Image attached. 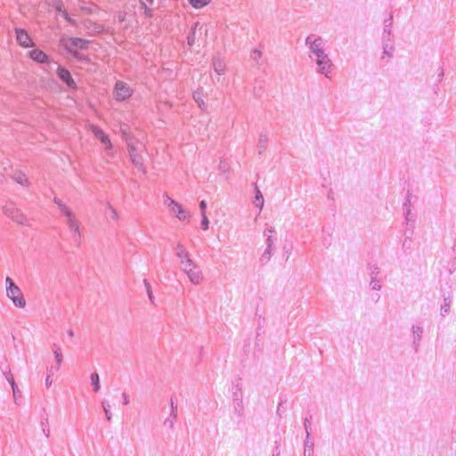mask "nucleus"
I'll return each mask as SVG.
<instances>
[{
  "label": "nucleus",
  "mask_w": 456,
  "mask_h": 456,
  "mask_svg": "<svg viewBox=\"0 0 456 456\" xmlns=\"http://www.w3.org/2000/svg\"><path fill=\"white\" fill-rule=\"evenodd\" d=\"M53 202L54 204H56L59 208V209H61L62 207H65L66 205L61 201V199L57 198V197H54L53 199Z\"/></svg>",
  "instance_id": "56"
},
{
  "label": "nucleus",
  "mask_w": 456,
  "mask_h": 456,
  "mask_svg": "<svg viewBox=\"0 0 456 456\" xmlns=\"http://www.w3.org/2000/svg\"><path fill=\"white\" fill-rule=\"evenodd\" d=\"M57 74L59 78L64 83H66L67 86H76L70 72L67 69L59 66L57 69Z\"/></svg>",
  "instance_id": "15"
},
{
  "label": "nucleus",
  "mask_w": 456,
  "mask_h": 456,
  "mask_svg": "<svg viewBox=\"0 0 456 456\" xmlns=\"http://www.w3.org/2000/svg\"><path fill=\"white\" fill-rule=\"evenodd\" d=\"M102 409L104 411V413H105V417H106V419L108 421H110L111 419H112V413L110 411V402L107 401V400H103L102 402Z\"/></svg>",
  "instance_id": "33"
},
{
  "label": "nucleus",
  "mask_w": 456,
  "mask_h": 456,
  "mask_svg": "<svg viewBox=\"0 0 456 456\" xmlns=\"http://www.w3.org/2000/svg\"><path fill=\"white\" fill-rule=\"evenodd\" d=\"M4 213L13 221L20 224H25L27 222L26 216L20 212L18 208H15L13 203H7L3 208Z\"/></svg>",
  "instance_id": "5"
},
{
  "label": "nucleus",
  "mask_w": 456,
  "mask_h": 456,
  "mask_svg": "<svg viewBox=\"0 0 456 456\" xmlns=\"http://www.w3.org/2000/svg\"><path fill=\"white\" fill-rule=\"evenodd\" d=\"M41 427H42V430H43V433L45 434V436L46 437H49V436H50V428H49L48 419L47 418L41 421Z\"/></svg>",
  "instance_id": "43"
},
{
  "label": "nucleus",
  "mask_w": 456,
  "mask_h": 456,
  "mask_svg": "<svg viewBox=\"0 0 456 456\" xmlns=\"http://www.w3.org/2000/svg\"><path fill=\"white\" fill-rule=\"evenodd\" d=\"M268 136L265 134H261L257 142L258 154L261 155L268 145Z\"/></svg>",
  "instance_id": "26"
},
{
  "label": "nucleus",
  "mask_w": 456,
  "mask_h": 456,
  "mask_svg": "<svg viewBox=\"0 0 456 456\" xmlns=\"http://www.w3.org/2000/svg\"><path fill=\"white\" fill-rule=\"evenodd\" d=\"M90 44L89 40H86L80 37H71L69 40L67 47H71L73 50H86L88 48Z\"/></svg>",
  "instance_id": "12"
},
{
  "label": "nucleus",
  "mask_w": 456,
  "mask_h": 456,
  "mask_svg": "<svg viewBox=\"0 0 456 456\" xmlns=\"http://www.w3.org/2000/svg\"><path fill=\"white\" fill-rule=\"evenodd\" d=\"M305 45L308 48V56L316 64L318 72L330 77L334 64L326 53L323 38L319 35L310 34L305 38Z\"/></svg>",
  "instance_id": "1"
},
{
  "label": "nucleus",
  "mask_w": 456,
  "mask_h": 456,
  "mask_svg": "<svg viewBox=\"0 0 456 456\" xmlns=\"http://www.w3.org/2000/svg\"><path fill=\"white\" fill-rule=\"evenodd\" d=\"M122 398H123V403L125 405L129 403V396H128V395L126 393H123L122 394Z\"/></svg>",
  "instance_id": "59"
},
{
  "label": "nucleus",
  "mask_w": 456,
  "mask_h": 456,
  "mask_svg": "<svg viewBox=\"0 0 456 456\" xmlns=\"http://www.w3.org/2000/svg\"><path fill=\"white\" fill-rule=\"evenodd\" d=\"M60 211L66 217L67 225L77 221V219L76 218V216L73 214V212L71 211V209L69 208H68L67 206L62 207V208L60 209Z\"/></svg>",
  "instance_id": "22"
},
{
  "label": "nucleus",
  "mask_w": 456,
  "mask_h": 456,
  "mask_svg": "<svg viewBox=\"0 0 456 456\" xmlns=\"http://www.w3.org/2000/svg\"><path fill=\"white\" fill-rule=\"evenodd\" d=\"M370 287L371 289L373 290H380L381 289V285L379 283V281L377 279H371L370 282Z\"/></svg>",
  "instance_id": "45"
},
{
  "label": "nucleus",
  "mask_w": 456,
  "mask_h": 456,
  "mask_svg": "<svg viewBox=\"0 0 456 456\" xmlns=\"http://www.w3.org/2000/svg\"><path fill=\"white\" fill-rule=\"evenodd\" d=\"M213 67L214 70L217 75H221L224 73L225 69V63L224 61L218 56L214 57L213 59Z\"/></svg>",
  "instance_id": "20"
},
{
  "label": "nucleus",
  "mask_w": 456,
  "mask_h": 456,
  "mask_svg": "<svg viewBox=\"0 0 456 456\" xmlns=\"http://www.w3.org/2000/svg\"><path fill=\"white\" fill-rule=\"evenodd\" d=\"M170 404H171L170 417L173 418V419H177V406L174 404L173 399H171Z\"/></svg>",
  "instance_id": "47"
},
{
  "label": "nucleus",
  "mask_w": 456,
  "mask_h": 456,
  "mask_svg": "<svg viewBox=\"0 0 456 456\" xmlns=\"http://www.w3.org/2000/svg\"><path fill=\"white\" fill-rule=\"evenodd\" d=\"M143 284L145 286V289H146V292H147V295L149 297L150 301L152 304H154V296H153V293H152V290H151V284H150V282L148 281L147 279L143 280Z\"/></svg>",
  "instance_id": "42"
},
{
  "label": "nucleus",
  "mask_w": 456,
  "mask_h": 456,
  "mask_svg": "<svg viewBox=\"0 0 456 456\" xmlns=\"http://www.w3.org/2000/svg\"><path fill=\"white\" fill-rule=\"evenodd\" d=\"M263 87H254V94L256 96H260Z\"/></svg>",
  "instance_id": "63"
},
{
  "label": "nucleus",
  "mask_w": 456,
  "mask_h": 456,
  "mask_svg": "<svg viewBox=\"0 0 456 456\" xmlns=\"http://www.w3.org/2000/svg\"><path fill=\"white\" fill-rule=\"evenodd\" d=\"M264 197H263V194L261 192V191L259 190V188L256 185L255 186V200L253 201L254 205L258 208L260 210H262L263 207H264Z\"/></svg>",
  "instance_id": "24"
},
{
  "label": "nucleus",
  "mask_w": 456,
  "mask_h": 456,
  "mask_svg": "<svg viewBox=\"0 0 456 456\" xmlns=\"http://www.w3.org/2000/svg\"><path fill=\"white\" fill-rule=\"evenodd\" d=\"M392 16L384 20V28L381 37V43H393L394 35L392 33Z\"/></svg>",
  "instance_id": "9"
},
{
  "label": "nucleus",
  "mask_w": 456,
  "mask_h": 456,
  "mask_svg": "<svg viewBox=\"0 0 456 456\" xmlns=\"http://www.w3.org/2000/svg\"><path fill=\"white\" fill-rule=\"evenodd\" d=\"M105 151L108 157L113 159L115 158V151H113V144L110 143V148L109 146L105 147Z\"/></svg>",
  "instance_id": "50"
},
{
  "label": "nucleus",
  "mask_w": 456,
  "mask_h": 456,
  "mask_svg": "<svg viewBox=\"0 0 456 456\" xmlns=\"http://www.w3.org/2000/svg\"><path fill=\"white\" fill-rule=\"evenodd\" d=\"M263 53L258 49H254L250 53V59L252 61L258 66H261L265 63V61L263 60Z\"/></svg>",
  "instance_id": "23"
},
{
  "label": "nucleus",
  "mask_w": 456,
  "mask_h": 456,
  "mask_svg": "<svg viewBox=\"0 0 456 456\" xmlns=\"http://www.w3.org/2000/svg\"><path fill=\"white\" fill-rule=\"evenodd\" d=\"M404 217L406 223H411L415 221V216L411 213V208H407V210L404 211Z\"/></svg>",
  "instance_id": "44"
},
{
  "label": "nucleus",
  "mask_w": 456,
  "mask_h": 456,
  "mask_svg": "<svg viewBox=\"0 0 456 456\" xmlns=\"http://www.w3.org/2000/svg\"><path fill=\"white\" fill-rule=\"evenodd\" d=\"M53 383V379H52V377L50 374H47L46 376V379H45V385L47 387H49Z\"/></svg>",
  "instance_id": "61"
},
{
  "label": "nucleus",
  "mask_w": 456,
  "mask_h": 456,
  "mask_svg": "<svg viewBox=\"0 0 456 456\" xmlns=\"http://www.w3.org/2000/svg\"><path fill=\"white\" fill-rule=\"evenodd\" d=\"M16 40L17 43L23 48H29L34 46V42L32 41L28 31L24 28H15Z\"/></svg>",
  "instance_id": "6"
},
{
  "label": "nucleus",
  "mask_w": 456,
  "mask_h": 456,
  "mask_svg": "<svg viewBox=\"0 0 456 456\" xmlns=\"http://www.w3.org/2000/svg\"><path fill=\"white\" fill-rule=\"evenodd\" d=\"M175 420L176 419H173V418L169 416L167 419H165L164 425L168 426L170 428H173Z\"/></svg>",
  "instance_id": "53"
},
{
  "label": "nucleus",
  "mask_w": 456,
  "mask_h": 456,
  "mask_svg": "<svg viewBox=\"0 0 456 456\" xmlns=\"http://www.w3.org/2000/svg\"><path fill=\"white\" fill-rule=\"evenodd\" d=\"M86 27L90 30L91 34L94 35L99 34L103 30V27L102 25L91 20L86 22Z\"/></svg>",
  "instance_id": "27"
},
{
  "label": "nucleus",
  "mask_w": 456,
  "mask_h": 456,
  "mask_svg": "<svg viewBox=\"0 0 456 456\" xmlns=\"http://www.w3.org/2000/svg\"><path fill=\"white\" fill-rule=\"evenodd\" d=\"M90 379H91V384L93 386V390L95 393L99 392V390L101 388L99 374L97 372H93L90 376Z\"/></svg>",
  "instance_id": "29"
},
{
  "label": "nucleus",
  "mask_w": 456,
  "mask_h": 456,
  "mask_svg": "<svg viewBox=\"0 0 456 456\" xmlns=\"http://www.w3.org/2000/svg\"><path fill=\"white\" fill-rule=\"evenodd\" d=\"M4 375L6 379V380L9 382V384L11 385L12 387V392H13V396L16 397V390H18V386L14 380V378L12 376V374L11 373V370H7V371H4Z\"/></svg>",
  "instance_id": "28"
},
{
  "label": "nucleus",
  "mask_w": 456,
  "mask_h": 456,
  "mask_svg": "<svg viewBox=\"0 0 456 456\" xmlns=\"http://www.w3.org/2000/svg\"><path fill=\"white\" fill-rule=\"evenodd\" d=\"M200 209L201 215H206L207 202L205 200H201L200 202Z\"/></svg>",
  "instance_id": "55"
},
{
  "label": "nucleus",
  "mask_w": 456,
  "mask_h": 456,
  "mask_svg": "<svg viewBox=\"0 0 456 456\" xmlns=\"http://www.w3.org/2000/svg\"><path fill=\"white\" fill-rule=\"evenodd\" d=\"M139 1H140V7L142 10L143 14L148 18H152L153 17V10L151 9L150 7H148L143 0H139Z\"/></svg>",
  "instance_id": "40"
},
{
  "label": "nucleus",
  "mask_w": 456,
  "mask_h": 456,
  "mask_svg": "<svg viewBox=\"0 0 456 456\" xmlns=\"http://www.w3.org/2000/svg\"><path fill=\"white\" fill-rule=\"evenodd\" d=\"M126 143L127 147V151L129 153L130 160L133 163V165L137 167L139 170L145 173V167L143 165V159L142 155L137 153L136 147L134 146V142H130L129 138H126Z\"/></svg>",
  "instance_id": "4"
},
{
  "label": "nucleus",
  "mask_w": 456,
  "mask_h": 456,
  "mask_svg": "<svg viewBox=\"0 0 456 456\" xmlns=\"http://www.w3.org/2000/svg\"><path fill=\"white\" fill-rule=\"evenodd\" d=\"M313 419V416L312 414H307L305 416V418L304 419V428H305V435H307V436H310L311 434H312V429H311V420Z\"/></svg>",
  "instance_id": "36"
},
{
  "label": "nucleus",
  "mask_w": 456,
  "mask_h": 456,
  "mask_svg": "<svg viewBox=\"0 0 456 456\" xmlns=\"http://www.w3.org/2000/svg\"><path fill=\"white\" fill-rule=\"evenodd\" d=\"M99 141L104 145V147L110 145L112 143L110 140V137L108 134L102 135L101 139Z\"/></svg>",
  "instance_id": "49"
},
{
  "label": "nucleus",
  "mask_w": 456,
  "mask_h": 456,
  "mask_svg": "<svg viewBox=\"0 0 456 456\" xmlns=\"http://www.w3.org/2000/svg\"><path fill=\"white\" fill-rule=\"evenodd\" d=\"M94 134L95 135V137L99 140L101 139L102 135H104L106 134L101 128L99 127H94Z\"/></svg>",
  "instance_id": "52"
},
{
  "label": "nucleus",
  "mask_w": 456,
  "mask_h": 456,
  "mask_svg": "<svg viewBox=\"0 0 456 456\" xmlns=\"http://www.w3.org/2000/svg\"><path fill=\"white\" fill-rule=\"evenodd\" d=\"M176 256L181 259L182 265H193V261L191 259L189 253L180 242L176 246Z\"/></svg>",
  "instance_id": "10"
},
{
  "label": "nucleus",
  "mask_w": 456,
  "mask_h": 456,
  "mask_svg": "<svg viewBox=\"0 0 456 456\" xmlns=\"http://www.w3.org/2000/svg\"><path fill=\"white\" fill-rule=\"evenodd\" d=\"M6 295L12 301L15 306L22 308L26 305L25 298L20 289L15 284L12 278L6 277Z\"/></svg>",
  "instance_id": "2"
},
{
  "label": "nucleus",
  "mask_w": 456,
  "mask_h": 456,
  "mask_svg": "<svg viewBox=\"0 0 456 456\" xmlns=\"http://www.w3.org/2000/svg\"><path fill=\"white\" fill-rule=\"evenodd\" d=\"M414 225H411V232L407 234V232H404L405 239L403 241V249H409L411 248V237L413 234Z\"/></svg>",
  "instance_id": "30"
},
{
  "label": "nucleus",
  "mask_w": 456,
  "mask_h": 456,
  "mask_svg": "<svg viewBox=\"0 0 456 456\" xmlns=\"http://www.w3.org/2000/svg\"><path fill=\"white\" fill-rule=\"evenodd\" d=\"M284 412H285V408L283 407V405H281V403H278L277 411H276L277 415L281 417Z\"/></svg>",
  "instance_id": "57"
},
{
  "label": "nucleus",
  "mask_w": 456,
  "mask_h": 456,
  "mask_svg": "<svg viewBox=\"0 0 456 456\" xmlns=\"http://www.w3.org/2000/svg\"><path fill=\"white\" fill-rule=\"evenodd\" d=\"M53 354H54L56 363L61 365V362H62V359H63L61 348L56 344H53Z\"/></svg>",
  "instance_id": "37"
},
{
  "label": "nucleus",
  "mask_w": 456,
  "mask_h": 456,
  "mask_svg": "<svg viewBox=\"0 0 456 456\" xmlns=\"http://www.w3.org/2000/svg\"><path fill=\"white\" fill-rule=\"evenodd\" d=\"M68 227L70 230V232H72V237H73L74 242L76 243V245L77 247H79L80 243H81V234H80V230H79V226H78V222L76 221L74 223H71V224H68Z\"/></svg>",
  "instance_id": "16"
},
{
  "label": "nucleus",
  "mask_w": 456,
  "mask_h": 456,
  "mask_svg": "<svg viewBox=\"0 0 456 456\" xmlns=\"http://www.w3.org/2000/svg\"><path fill=\"white\" fill-rule=\"evenodd\" d=\"M420 341H421V340H417V339H414V338H413L412 346H413V348H414V350H415L416 352H417V351H418V349H419V346Z\"/></svg>",
  "instance_id": "60"
},
{
  "label": "nucleus",
  "mask_w": 456,
  "mask_h": 456,
  "mask_svg": "<svg viewBox=\"0 0 456 456\" xmlns=\"http://www.w3.org/2000/svg\"><path fill=\"white\" fill-rule=\"evenodd\" d=\"M46 3L53 6L58 12H62L64 9L62 0H46Z\"/></svg>",
  "instance_id": "34"
},
{
  "label": "nucleus",
  "mask_w": 456,
  "mask_h": 456,
  "mask_svg": "<svg viewBox=\"0 0 456 456\" xmlns=\"http://www.w3.org/2000/svg\"><path fill=\"white\" fill-rule=\"evenodd\" d=\"M199 25V22L194 23V25L191 27L188 37H187V43L190 46L193 45L196 40V28Z\"/></svg>",
  "instance_id": "31"
},
{
  "label": "nucleus",
  "mask_w": 456,
  "mask_h": 456,
  "mask_svg": "<svg viewBox=\"0 0 456 456\" xmlns=\"http://www.w3.org/2000/svg\"><path fill=\"white\" fill-rule=\"evenodd\" d=\"M59 13L61 14V16L69 23H73V20L69 17V13L63 9L62 12H60Z\"/></svg>",
  "instance_id": "54"
},
{
  "label": "nucleus",
  "mask_w": 456,
  "mask_h": 456,
  "mask_svg": "<svg viewBox=\"0 0 456 456\" xmlns=\"http://www.w3.org/2000/svg\"><path fill=\"white\" fill-rule=\"evenodd\" d=\"M240 379H238L236 383L232 385V400H233V410L239 417H243L244 407H243V393L240 384Z\"/></svg>",
  "instance_id": "3"
},
{
  "label": "nucleus",
  "mask_w": 456,
  "mask_h": 456,
  "mask_svg": "<svg viewBox=\"0 0 456 456\" xmlns=\"http://www.w3.org/2000/svg\"><path fill=\"white\" fill-rule=\"evenodd\" d=\"M272 256H273V249H269L268 248H266L259 258L261 265H264L266 263H268V261L271 259Z\"/></svg>",
  "instance_id": "32"
},
{
  "label": "nucleus",
  "mask_w": 456,
  "mask_h": 456,
  "mask_svg": "<svg viewBox=\"0 0 456 456\" xmlns=\"http://www.w3.org/2000/svg\"><path fill=\"white\" fill-rule=\"evenodd\" d=\"M122 138L126 142V138H129L130 142H134V137L125 128H121Z\"/></svg>",
  "instance_id": "51"
},
{
  "label": "nucleus",
  "mask_w": 456,
  "mask_h": 456,
  "mask_svg": "<svg viewBox=\"0 0 456 456\" xmlns=\"http://www.w3.org/2000/svg\"><path fill=\"white\" fill-rule=\"evenodd\" d=\"M411 194L410 193V191H407L406 199L403 205L404 211H406L407 208H411Z\"/></svg>",
  "instance_id": "46"
},
{
  "label": "nucleus",
  "mask_w": 456,
  "mask_h": 456,
  "mask_svg": "<svg viewBox=\"0 0 456 456\" xmlns=\"http://www.w3.org/2000/svg\"><path fill=\"white\" fill-rule=\"evenodd\" d=\"M165 204L170 208V209L173 211L174 214H175V216L179 220H181V221L186 220V218H187L186 212L184 211L183 207L178 202H176L175 200H174L171 198L167 196Z\"/></svg>",
  "instance_id": "7"
},
{
  "label": "nucleus",
  "mask_w": 456,
  "mask_h": 456,
  "mask_svg": "<svg viewBox=\"0 0 456 456\" xmlns=\"http://www.w3.org/2000/svg\"><path fill=\"white\" fill-rule=\"evenodd\" d=\"M67 50L77 61L84 63H87L89 61V58L83 53H80L77 50H73L71 47H67Z\"/></svg>",
  "instance_id": "25"
},
{
  "label": "nucleus",
  "mask_w": 456,
  "mask_h": 456,
  "mask_svg": "<svg viewBox=\"0 0 456 456\" xmlns=\"http://www.w3.org/2000/svg\"><path fill=\"white\" fill-rule=\"evenodd\" d=\"M304 447H305L304 456H313L314 455V441H313L311 436H307V435H305Z\"/></svg>",
  "instance_id": "19"
},
{
  "label": "nucleus",
  "mask_w": 456,
  "mask_h": 456,
  "mask_svg": "<svg viewBox=\"0 0 456 456\" xmlns=\"http://www.w3.org/2000/svg\"><path fill=\"white\" fill-rule=\"evenodd\" d=\"M444 303L441 305V315L444 316L450 313L452 297L450 293L448 295H443Z\"/></svg>",
  "instance_id": "18"
},
{
  "label": "nucleus",
  "mask_w": 456,
  "mask_h": 456,
  "mask_svg": "<svg viewBox=\"0 0 456 456\" xmlns=\"http://www.w3.org/2000/svg\"><path fill=\"white\" fill-rule=\"evenodd\" d=\"M29 57L36 62L47 64L50 62V57L40 49H33L28 53Z\"/></svg>",
  "instance_id": "11"
},
{
  "label": "nucleus",
  "mask_w": 456,
  "mask_h": 456,
  "mask_svg": "<svg viewBox=\"0 0 456 456\" xmlns=\"http://www.w3.org/2000/svg\"><path fill=\"white\" fill-rule=\"evenodd\" d=\"M192 97L201 110H206V105L203 100L202 87H198V89L192 93Z\"/></svg>",
  "instance_id": "21"
},
{
  "label": "nucleus",
  "mask_w": 456,
  "mask_h": 456,
  "mask_svg": "<svg viewBox=\"0 0 456 456\" xmlns=\"http://www.w3.org/2000/svg\"><path fill=\"white\" fill-rule=\"evenodd\" d=\"M275 233V230L273 227L265 228L264 231V236L265 237V244L266 248L269 249H273L275 238H273V234Z\"/></svg>",
  "instance_id": "17"
},
{
  "label": "nucleus",
  "mask_w": 456,
  "mask_h": 456,
  "mask_svg": "<svg viewBox=\"0 0 456 456\" xmlns=\"http://www.w3.org/2000/svg\"><path fill=\"white\" fill-rule=\"evenodd\" d=\"M411 330L413 333V338L417 340H421L423 334V328L418 325H412Z\"/></svg>",
  "instance_id": "39"
},
{
  "label": "nucleus",
  "mask_w": 456,
  "mask_h": 456,
  "mask_svg": "<svg viewBox=\"0 0 456 456\" xmlns=\"http://www.w3.org/2000/svg\"><path fill=\"white\" fill-rule=\"evenodd\" d=\"M273 456H280V450H279V447L276 446L273 452Z\"/></svg>",
  "instance_id": "64"
},
{
  "label": "nucleus",
  "mask_w": 456,
  "mask_h": 456,
  "mask_svg": "<svg viewBox=\"0 0 456 456\" xmlns=\"http://www.w3.org/2000/svg\"><path fill=\"white\" fill-rule=\"evenodd\" d=\"M183 271L187 273L190 281L194 284H199L202 280V273L193 262V265H183Z\"/></svg>",
  "instance_id": "8"
},
{
  "label": "nucleus",
  "mask_w": 456,
  "mask_h": 456,
  "mask_svg": "<svg viewBox=\"0 0 456 456\" xmlns=\"http://www.w3.org/2000/svg\"><path fill=\"white\" fill-rule=\"evenodd\" d=\"M201 216H202V219H201L200 225H201V228L206 231L208 229L209 221H208L207 215H201Z\"/></svg>",
  "instance_id": "48"
},
{
  "label": "nucleus",
  "mask_w": 456,
  "mask_h": 456,
  "mask_svg": "<svg viewBox=\"0 0 456 456\" xmlns=\"http://www.w3.org/2000/svg\"><path fill=\"white\" fill-rule=\"evenodd\" d=\"M394 44L393 43H382V54L380 60L384 63H387L394 56Z\"/></svg>",
  "instance_id": "13"
},
{
  "label": "nucleus",
  "mask_w": 456,
  "mask_h": 456,
  "mask_svg": "<svg viewBox=\"0 0 456 456\" xmlns=\"http://www.w3.org/2000/svg\"><path fill=\"white\" fill-rule=\"evenodd\" d=\"M109 208L110 210V217L112 219H117L118 218V213L117 211L112 208V206L109 205Z\"/></svg>",
  "instance_id": "58"
},
{
  "label": "nucleus",
  "mask_w": 456,
  "mask_h": 456,
  "mask_svg": "<svg viewBox=\"0 0 456 456\" xmlns=\"http://www.w3.org/2000/svg\"><path fill=\"white\" fill-rule=\"evenodd\" d=\"M285 403H287V398L285 395H281L279 396V403H281L283 405Z\"/></svg>",
  "instance_id": "62"
},
{
  "label": "nucleus",
  "mask_w": 456,
  "mask_h": 456,
  "mask_svg": "<svg viewBox=\"0 0 456 456\" xmlns=\"http://www.w3.org/2000/svg\"><path fill=\"white\" fill-rule=\"evenodd\" d=\"M368 268L370 270V279H377L380 273L379 267L378 266V265L377 264H369Z\"/></svg>",
  "instance_id": "38"
},
{
  "label": "nucleus",
  "mask_w": 456,
  "mask_h": 456,
  "mask_svg": "<svg viewBox=\"0 0 456 456\" xmlns=\"http://www.w3.org/2000/svg\"><path fill=\"white\" fill-rule=\"evenodd\" d=\"M14 180L21 184V185H28V179L26 177V175L21 173V172H19L17 174L14 175Z\"/></svg>",
  "instance_id": "41"
},
{
  "label": "nucleus",
  "mask_w": 456,
  "mask_h": 456,
  "mask_svg": "<svg viewBox=\"0 0 456 456\" xmlns=\"http://www.w3.org/2000/svg\"><path fill=\"white\" fill-rule=\"evenodd\" d=\"M132 93L131 87H114L113 95L117 101H125L131 96Z\"/></svg>",
  "instance_id": "14"
},
{
  "label": "nucleus",
  "mask_w": 456,
  "mask_h": 456,
  "mask_svg": "<svg viewBox=\"0 0 456 456\" xmlns=\"http://www.w3.org/2000/svg\"><path fill=\"white\" fill-rule=\"evenodd\" d=\"M189 4L195 9H200L209 4L210 0H188Z\"/></svg>",
  "instance_id": "35"
}]
</instances>
